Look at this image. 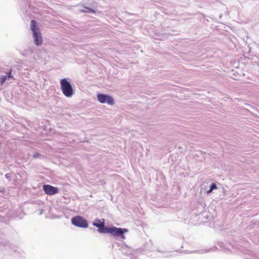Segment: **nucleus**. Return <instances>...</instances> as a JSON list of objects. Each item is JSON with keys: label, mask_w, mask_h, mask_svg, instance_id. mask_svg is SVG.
I'll list each match as a JSON object with an SVG mask.
<instances>
[{"label": "nucleus", "mask_w": 259, "mask_h": 259, "mask_svg": "<svg viewBox=\"0 0 259 259\" xmlns=\"http://www.w3.org/2000/svg\"><path fill=\"white\" fill-rule=\"evenodd\" d=\"M43 190L46 194L49 195H53L58 193V189L50 185L43 186Z\"/></svg>", "instance_id": "obj_6"}, {"label": "nucleus", "mask_w": 259, "mask_h": 259, "mask_svg": "<svg viewBox=\"0 0 259 259\" xmlns=\"http://www.w3.org/2000/svg\"><path fill=\"white\" fill-rule=\"evenodd\" d=\"M82 11L84 12H88V13H90V12H93V13H95V11L90 8H88V7H84V9L82 10Z\"/></svg>", "instance_id": "obj_10"}, {"label": "nucleus", "mask_w": 259, "mask_h": 259, "mask_svg": "<svg viewBox=\"0 0 259 259\" xmlns=\"http://www.w3.org/2000/svg\"><path fill=\"white\" fill-rule=\"evenodd\" d=\"M72 224L78 227L86 228L88 227V223L86 220L80 216H76L71 219Z\"/></svg>", "instance_id": "obj_4"}, {"label": "nucleus", "mask_w": 259, "mask_h": 259, "mask_svg": "<svg viewBox=\"0 0 259 259\" xmlns=\"http://www.w3.org/2000/svg\"><path fill=\"white\" fill-rule=\"evenodd\" d=\"M60 85L62 92L66 97L69 98L73 95V90L71 83L66 78L60 80Z\"/></svg>", "instance_id": "obj_1"}, {"label": "nucleus", "mask_w": 259, "mask_h": 259, "mask_svg": "<svg viewBox=\"0 0 259 259\" xmlns=\"http://www.w3.org/2000/svg\"><path fill=\"white\" fill-rule=\"evenodd\" d=\"M104 231V233H109L114 236H120L122 239H125V237L123 234L127 232V230L126 229H121L120 228L112 227L105 229Z\"/></svg>", "instance_id": "obj_3"}, {"label": "nucleus", "mask_w": 259, "mask_h": 259, "mask_svg": "<svg viewBox=\"0 0 259 259\" xmlns=\"http://www.w3.org/2000/svg\"><path fill=\"white\" fill-rule=\"evenodd\" d=\"M31 29L33 32L35 44L37 46L41 45L42 41V37L37 26L36 22L34 20H32L31 22Z\"/></svg>", "instance_id": "obj_2"}, {"label": "nucleus", "mask_w": 259, "mask_h": 259, "mask_svg": "<svg viewBox=\"0 0 259 259\" xmlns=\"http://www.w3.org/2000/svg\"><path fill=\"white\" fill-rule=\"evenodd\" d=\"M97 98L99 101L101 103H107L110 105L114 104V100L113 98L109 95L102 94H98Z\"/></svg>", "instance_id": "obj_5"}, {"label": "nucleus", "mask_w": 259, "mask_h": 259, "mask_svg": "<svg viewBox=\"0 0 259 259\" xmlns=\"http://www.w3.org/2000/svg\"><path fill=\"white\" fill-rule=\"evenodd\" d=\"M98 222H94L93 223L94 226L98 227L99 228V231L101 233H104V230L107 228L104 227V222H101L100 220H97Z\"/></svg>", "instance_id": "obj_7"}, {"label": "nucleus", "mask_w": 259, "mask_h": 259, "mask_svg": "<svg viewBox=\"0 0 259 259\" xmlns=\"http://www.w3.org/2000/svg\"><path fill=\"white\" fill-rule=\"evenodd\" d=\"M11 73L12 69H10L8 72V75H3L0 77V82L1 84H4L6 79L13 77V76L11 75Z\"/></svg>", "instance_id": "obj_8"}, {"label": "nucleus", "mask_w": 259, "mask_h": 259, "mask_svg": "<svg viewBox=\"0 0 259 259\" xmlns=\"http://www.w3.org/2000/svg\"><path fill=\"white\" fill-rule=\"evenodd\" d=\"M217 187L214 183H213L211 185L210 189L207 191V193H210L213 189H217Z\"/></svg>", "instance_id": "obj_9"}, {"label": "nucleus", "mask_w": 259, "mask_h": 259, "mask_svg": "<svg viewBox=\"0 0 259 259\" xmlns=\"http://www.w3.org/2000/svg\"><path fill=\"white\" fill-rule=\"evenodd\" d=\"M39 153H36L34 155V158H37L38 157H39Z\"/></svg>", "instance_id": "obj_11"}]
</instances>
